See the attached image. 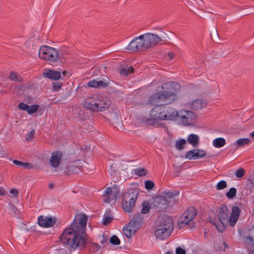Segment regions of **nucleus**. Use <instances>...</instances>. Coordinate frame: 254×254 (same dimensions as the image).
<instances>
[{"label":"nucleus","instance_id":"6","mask_svg":"<svg viewBox=\"0 0 254 254\" xmlns=\"http://www.w3.org/2000/svg\"><path fill=\"white\" fill-rule=\"evenodd\" d=\"M197 214V211L193 206L189 207L182 214L178 222L179 229L185 227L189 222L192 221Z\"/></svg>","mask_w":254,"mask_h":254},{"label":"nucleus","instance_id":"46","mask_svg":"<svg viewBox=\"0 0 254 254\" xmlns=\"http://www.w3.org/2000/svg\"><path fill=\"white\" fill-rule=\"evenodd\" d=\"M245 173V171L243 168H240L237 169L235 172V175L237 178H242Z\"/></svg>","mask_w":254,"mask_h":254},{"label":"nucleus","instance_id":"44","mask_svg":"<svg viewBox=\"0 0 254 254\" xmlns=\"http://www.w3.org/2000/svg\"><path fill=\"white\" fill-rule=\"evenodd\" d=\"M227 187V183L226 181L222 180L218 182L216 186L217 190H223Z\"/></svg>","mask_w":254,"mask_h":254},{"label":"nucleus","instance_id":"28","mask_svg":"<svg viewBox=\"0 0 254 254\" xmlns=\"http://www.w3.org/2000/svg\"><path fill=\"white\" fill-rule=\"evenodd\" d=\"M178 117L181 118V121L183 125L187 126L191 124L189 117L184 115L182 111L180 112V114H178Z\"/></svg>","mask_w":254,"mask_h":254},{"label":"nucleus","instance_id":"11","mask_svg":"<svg viewBox=\"0 0 254 254\" xmlns=\"http://www.w3.org/2000/svg\"><path fill=\"white\" fill-rule=\"evenodd\" d=\"M153 204L158 209V211H166L169 204L168 199L163 196H158L153 199Z\"/></svg>","mask_w":254,"mask_h":254},{"label":"nucleus","instance_id":"17","mask_svg":"<svg viewBox=\"0 0 254 254\" xmlns=\"http://www.w3.org/2000/svg\"><path fill=\"white\" fill-rule=\"evenodd\" d=\"M230 213L228 207L226 205H222L219 208L218 218L220 222H229V214Z\"/></svg>","mask_w":254,"mask_h":254},{"label":"nucleus","instance_id":"48","mask_svg":"<svg viewBox=\"0 0 254 254\" xmlns=\"http://www.w3.org/2000/svg\"><path fill=\"white\" fill-rule=\"evenodd\" d=\"M63 83L61 82H55L53 83V88L55 91H58L61 89Z\"/></svg>","mask_w":254,"mask_h":254},{"label":"nucleus","instance_id":"32","mask_svg":"<svg viewBox=\"0 0 254 254\" xmlns=\"http://www.w3.org/2000/svg\"><path fill=\"white\" fill-rule=\"evenodd\" d=\"M134 174L139 177L145 176L147 173V170L143 168H138L133 170Z\"/></svg>","mask_w":254,"mask_h":254},{"label":"nucleus","instance_id":"64","mask_svg":"<svg viewBox=\"0 0 254 254\" xmlns=\"http://www.w3.org/2000/svg\"><path fill=\"white\" fill-rule=\"evenodd\" d=\"M251 135L254 138V131L251 133Z\"/></svg>","mask_w":254,"mask_h":254},{"label":"nucleus","instance_id":"57","mask_svg":"<svg viewBox=\"0 0 254 254\" xmlns=\"http://www.w3.org/2000/svg\"><path fill=\"white\" fill-rule=\"evenodd\" d=\"M197 151L199 152V154L200 155H202V158L204 157V156H205V155H206V152L205 150H201V149H197Z\"/></svg>","mask_w":254,"mask_h":254},{"label":"nucleus","instance_id":"27","mask_svg":"<svg viewBox=\"0 0 254 254\" xmlns=\"http://www.w3.org/2000/svg\"><path fill=\"white\" fill-rule=\"evenodd\" d=\"M9 78L12 81H17L21 83L23 81V78L22 77L18 75L16 72L14 71H11L8 76Z\"/></svg>","mask_w":254,"mask_h":254},{"label":"nucleus","instance_id":"16","mask_svg":"<svg viewBox=\"0 0 254 254\" xmlns=\"http://www.w3.org/2000/svg\"><path fill=\"white\" fill-rule=\"evenodd\" d=\"M165 96L161 92H156L149 97L148 102L150 105L157 106L161 101L166 100Z\"/></svg>","mask_w":254,"mask_h":254},{"label":"nucleus","instance_id":"50","mask_svg":"<svg viewBox=\"0 0 254 254\" xmlns=\"http://www.w3.org/2000/svg\"><path fill=\"white\" fill-rule=\"evenodd\" d=\"M18 107L21 110L26 111L27 112L28 109H29V105L22 102L18 104Z\"/></svg>","mask_w":254,"mask_h":254},{"label":"nucleus","instance_id":"31","mask_svg":"<svg viewBox=\"0 0 254 254\" xmlns=\"http://www.w3.org/2000/svg\"><path fill=\"white\" fill-rule=\"evenodd\" d=\"M66 170V171H64V173L66 175H70V174L76 173L79 170V168L75 166L71 165L68 166Z\"/></svg>","mask_w":254,"mask_h":254},{"label":"nucleus","instance_id":"5","mask_svg":"<svg viewBox=\"0 0 254 254\" xmlns=\"http://www.w3.org/2000/svg\"><path fill=\"white\" fill-rule=\"evenodd\" d=\"M138 193V191L134 189H130L125 193L122 203V208L125 211H131L135 204Z\"/></svg>","mask_w":254,"mask_h":254},{"label":"nucleus","instance_id":"15","mask_svg":"<svg viewBox=\"0 0 254 254\" xmlns=\"http://www.w3.org/2000/svg\"><path fill=\"white\" fill-rule=\"evenodd\" d=\"M241 210L238 206H233L232 208L231 214L229 219V224L231 227H234L237 222Z\"/></svg>","mask_w":254,"mask_h":254},{"label":"nucleus","instance_id":"51","mask_svg":"<svg viewBox=\"0 0 254 254\" xmlns=\"http://www.w3.org/2000/svg\"><path fill=\"white\" fill-rule=\"evenodd\" d=\"M97 80H92L87 83V86L90 87L97 88Z\"/></svg>","mask_w":254,"mask_h":254},{"label":"nucleus","instance_id":"26","mask_svg":"<svg viewBox=\"0 0 254 254\" xmlns=\"http://www.w3.org/2000/svg\"><path fill=\"white\" fill-rule=\"evenodd\" d=\"M225 144V139L222 137L217 138L213 141V145L216 148H220L223 146Z\"/></svg>","mask_w":254,"mask_h":254},{"label":"nucleus","instance_id":"29","mask_svg":"<svg viewBox=\"0 0 254 254\" xmlns=\"http://www.w3.org/2000/svg\"><path fill=\"white\" fill-rule=\"evenodd\" d=\"M202 107V102L200 100H195L191 103V108L193 110H197L201 109Z\"/></svg>","mask_w":254,"mask_h":254},{"label":"nucleus","instance_id":"42","mask_svg":"<svg viewBox=\"0 0 254 254\" xmlns=\"http://www.w3.org/2000/svg\"><path fill=\"white\" fill-rule=\"evenodd\" d=\"M39 108L38 105H33L32 106H29V109H28L27 113L29 115H31L36 112Z\"/></svg>","mask_w":254,"mask_h":254},{"label":"nucleus","instance_id":"43","mask_svg":"<svg viewBox=\"0 0 254 254\" xmlns=\"http://www.w3.org/2000/svg\"><path fill=\"white\" fill-rule=\"evenodd\" d=\"M225 222H218V224L214 223V224L216 227L218 231L221 233H222L224 232V231L225 229V226L224 225Z\"/></svg>","mask_w":254,"mask_h":254},{"label":"nucleus","instance_id":"52","mask_svg":"<svg viewBox=\"0 0 254 254\" xmlns=\"http://www.w3.org/2000/svg\"><path fill=\"white\" fill-rule=\"evenodd\" d=\"M34 133H35L34 129H33V130H31L28 133V134L27 135V137H26V139L27 140H30L31 139H32L34 137Z\"/></svg>","mask_w":254,"mask_h":254},{"label":"nucleus","instance_id":"13","mask_svg":"<svg viewBox=\"0 0 254 254\" xmlns=\"http://www.w3.org/2000/svg\"><path fill=\"white\" fill-rule=\"evenodd\" d=\"M98 96L89 97L84 102V106L93 111L98 112Z\"/></svg>","mask_w":254,"mask_h":254},{"label":"nucleus","instance_id":"62","mask_svg":"<svg viewBox=\"0 0 254 254\" xmlns=\"http://www.w3.org/2000/svg\"><path fill=\"white\" fill-rule=\"evenodd\" d=\"M106 242V240L105 239H103V240L101 241V243L102 244H104V243Z\"/></svg>","mask_w":254,"mask_h":254},{"label":"nucleus","instance_id":"38","mask_svg":"<svg viewBox=\"0 0 254 254\" xmlns=\"http://www.w3.org/2000/svg\"><path fill=\"white\" fill-rule=\"evenodd\" d=\"M179 192L176 190L174 191H167L164 192V196L165 198H172L175 196L179 195Z\"/></svg>","mask_w":254,"mask_h":254},{"label":"nucleus","instance_id":"24","mask_svg":"<svg viewBox=\"0 0 254 254\" xmlns=\"http://www.w3.org/2000/svg\"><path fill=\"white\" fill-rule=\"evenodd\" d=\"M188 141L194 147L197 146L199 142V137L195 134H190L188 136Z\"/></svg>","mask_w":254,"mask_h":254},{"label":"nucleus","instance_id":"12","mask_svg":"<svg viewBox=\"0 0 254 254\" xmlns=\"http://www.w3.org/2000/svg\"><path fill=\"white\" fill-rule=\"evenodd\" d=\"M38 224L42 227L48 228L53 226L56 223V219L51 217L40 216L38 218Z\"/></svg>","mask_w":254,"mask_h":254},{"label":"nucleus","instance_id":"2","mask_svg":"<svg viewBox=\"0 0 254 254\" xmlns=\"http://www.w3.org/2000/svg\"><path fill=\"white\" fill-rule=\"evenodd\" d=\"M157 229L155 234L157 238L164 240L168 238L174 229L172 218L168 215L162 216L157 221Z\"/></svg>","mask_w":254,"mask_h":254},{"label":"nucleus","instance_id":"21","mask_svg":"<svg viewBox=\"0 0 254 254\" xmlns=\"http://www.w3.org/2000/svg\"><path fill=\"white\" fill-rule=\"evenodd\" d=\"M244 243L249 251V254H254V239L251 236L246 237Z\"/></svg>","mask_w":254,"mask_h":254},{"label":"nucleus","instance_id":"20","mask_svg":"<svg viewBox=\"0 0 254 254\" xmlns=\"http://www.w3.org/2000/svg\"><path fill=\"white\" fill-rule=\"evenodd\" d=\"M111 104V101L107 99L100 100L98 99V112H103L108 109Z\"/></svg>","mask_w":254,"mask_h":254},{"label":"nucleus","instance_id":"14","mask_svg":"<svg viewBox=\"0 0 254 254\" xmlns=\"http://www.w3.org/2000/svg\"><path fill=\"white\" fill-rule=\"evenodd\" d=\"M63 156V154L60 151H54L50 159V163L52 167L57 168L59 166Z\"/></svg>","mask_w":254,"mask_h":254},{"label":"nucleus","instance_id":"61","mask_svg":"<svg viewBox=\"0 0 254 254\" xmlns=\"http://www.w3.org/2000/svg\"><path fill=\"white\" fill-rule=\"evenodd\" d=\"M197 3L199 4V5H201V4L203 3V2L202 0H198V1H197Z\"/></svg>","mask_w":254,"mask_h":254},{"label":"nucleus","instance_id":"19","mask_svg":"<svg viewBox=\"0 0 254 254\" xmlns=\"http://www.w3.org/2000/svg\"><path fill=\"white\" fill-rule=\"evenodd\" d=\"M42 74L43 77L50 79L58 80L61 78V72L55 70L47 69Z\"/></svg>","mask_w":254,"mask_h":254},{"label":"nucleus","instance_id":"34","mask_svg":"<svg viewBox=\"0 0 254 254\" xmlns=\"http://www.w3.org/2000/svg\"><path fill=\"white\" fill-rule=\"evenodd\" d=\"M237 190L235 188H231L229 189L228 192L226 193V196L229 199L234 198L236 194Z\"/></svg>","mask_w":254,"mask_h":254},{"label":"nucleus","instance_id":"59","mask_svg":"<svg viewBox=\"0 0 254 254\" xmlns=\"http://www.w3.org/2000/svg\"><path fill=\"white\" fill-rule=\"evenodd\" d=\"M4 195V191L2 188L0 187V196Z\"/></svg>","mask_w":254,"mask_h":254},{"label":"nucleus","instance_id":"45","mask_svg":"<svg viewBox=\"0 0 254 254\" xmlns=\"http://www.w3.org/2000/svg\"><path fill=\"white\" fill-rule=\"evenodd\" d=\"M248 181L250 183V187L251 188L254 187V172L250 173L248 175Z\"/></svg>","mask_w":254,"mask_h":254},{"label":"nucleus","instance_id":"60","mask_svg":"<svg viewBox=\"0 0 254 254\" xmlns=\"http://www.w3.org/2000/svg\"><path fill=\"white\" fill-rule=\"evenodd\" d=\"M54 184H50L49 185V188L50 189H53L54 188Z\"/></svg>","mask_w":254,"mask_h":254},{"label":"nucleus","instance_id":"30","mask_svg":"<svg viewBox=\"0 0 254 254\" xmlns=\"http://www.w3.org/2000/svg\"><path fill=\"white\" fill-rule=\"evenodd\" d=\"M251 140L249 138H240L237 140V145L238 147L244 146L245 145L249 144Z\"/></svg>","mask_w":254,"mask_h":254},{"label":"nucleus","instance_id":"33","mask_svg":"<svg viewBox=\"0 0 254 254\" xmlns=\"http://www.w3.org/2000/svg\"><path fill=\"white\" fill-rule=\"evenodd\" d=\"M142 208L141 209V213H142V214L147 213L149 211V210L151 208L149 203L148 202L145 201H144L142 202Z\"/></svg>","mask_w":254,"mask_h":254},{"label":"nucleus","instance_id":"58","mask_svg":"<svg viewBox=\"0 0 254 254\" xmlns=\"http://www.w3.org/2000/svg\"><path fill=\"white\" fill-rule=\"evenodd\" d=\"M168 57H169V58H170V59H173V58H174V54L173 53H172V52H171V53H168Z\"/></svg>","mask_w":254,"mask_h":254},{"label":"nucleus","instance_id":"49","mask_svg":"<svg viewBox=\"0 0 254 254\" xmlns=\"http://www.w3.org/2000/svg\"><path fill=\"white\" fill-rule=\"evenodd\" d=\"M97 88L99 87H106L108 86L109 82H105L103 81H97Z\"/></svg>","mask_w":254,"mask_h":254},{"label":"nucleus","instance_id":"23","mask_svg":"<svg viewBox=\"0 0 254 254\" xmlns=\"http://www.w3.org/2000/svg\"><path fill=\"white\" fill-rule=\"evenodd\" d=\"M202 155H200L197 149H192L188 151L185 155V158L189 160L197 159L202 158Z\"/></svg>","mask_w":254,"mask_h":254},{"label":"nucleus","instance_id":"54","mask_svg":"<svg viewBox=\"0 0 254 254\" xmlns=\"http://www.w3.org/2000/svg\"><path fill=\"white\" fill-rule=\"evenodd\" d=\"M176 253V254H186V251L180 247L177 248Z\"/></svg>","mask_w":254,"mask_h":254},{"label":"nucleus","instance_id":"36","mask_svg":"<svg viewBox=\"0 0 254 254\" xmlns=\"http://www.w3.org/2000/svg\"><path fill=\"white\" fill-rule=\"evenodd\" d=\"M186 143V140L185 139H181L176 142L175 147L178 150H182L184 148Z\"/></svg>","mask_w":254,"mask_h":254},{"label":"nucleus","instance_id":"40","mask_svg":"<svg viewBox=\"0 0 254 254\" xmlns=\"http://www.w3.org/2000/svg\"><path fill=\"white\" fill-rule=\"evenodd\" d=\"M113 219V216H110V215H104L103 216V225H107L108 224H109V223H110L112 222Z\"/></svg>","mask_w":254,"mask_h":254},{"label":"nucleus","instance_id":"18","mask_svg":"<svg viewBox=\"0 0 254 254\" xmlns=\"http://www.w3.org/2000/svg\"><path fill=\"white\" fill-rule=\"evenodd\" d=\"M143 221V217L141 214L138 213L133 216L132 219L129 223L130 226L132 225L134 228L138 230L141 227Z\"/></svg>","mask_w":254,"mask_h":254},{"label":"nucleus","instance_id":"55","mask_svg":"<svg viewBox=\"0 0 254 254\" xmlns=\"http://www.w3.org/2000/svg\"><path fill=\"white\" fill-rule=\"evenodd\" d=\"M13 164L16 165L18 166L19 167H22L23 162L17 160H14L13 161Z\"/></svg>","mask_w":254,"mask_h":254},{"label":"nucleus","instance_id":"41","mask_svg":"<svg viewBox=\"0 0 254 254\" xmlns=\"http://www.w3.org/2000/svg\"><path fill=\"white\" fill-rule=\"evenodd\" d=\"M182 111L184 112V115L189 117V120L191 123V121L195 118V114L193 112L190 111L184 110Z\"/></svg>","mask_w":254,"mask_h":254},{"label":"nucleus","instance_id":"53","mask_svg":"<svg viewBox=\"0 0 254 254\" xmlns=\"http://www.w3.org/2000/svg\"><path fill=\"white\" fill-rule=\"evenodd\" d=\"M22 168L31 169L33 168V166L30 163H23L22 165Z\"/></svg>","mask_w":254,"mask_h":254},{"label":"nucleus","instance_id":"47","mask_svg":"<svg viewBox=\"0 0 254 254\" xmlns=\"http://www.w3.org/2000/svg\"><path fill=\"white\" fill-rule=\"evenodd\" d=\"M154 186V183L150 180H147L145 182V188L148 190H150L153 189Z\"/></svg>","mask_w":254,"mask_h":254},{"label":"nucleus","instance_id":"3","mask_svg":"<svg viewBox=\"0 0 254 254\" xmlns=\"http://www.w3.org/2000/svg\"><path fill=\"white\" fill-rule=\"evenodd\" d=\"M152 118L157 120H173L178 116L176 110L165 105L157 106L150 111Z\"/></svg>","mask_w":254,"mask_h":254},{"label":"nucleus","instance_id":"63","mask_svg":"<svg viewBox=\"0 0 254 254\" xmlns=\"http://www.w3.org/2000/svg\"><path fill=\"white\" fill-rule=\"evenodd\" d=\"M166 254H173V253L172 252L168 251L166 253Z\"/></svg>","mask_w":254,"mask_h":254},{"label":"nucleus","instance_id":"25","mask_svg":"<svg viewBox=\"0 0 254 254\" xmlns=\"http://www.w3.org/2000/svg\"><path fill=\"white\" fill-rule=\"evenodd\" d=\"M7 209L8 213L11 215L17 216L19 214V210L12 203L8 204Z\"/></svg>","mask_w":254,"mask_h":254},{"label":"nucleus","instance_id":"4","mask_svg":"<svg viewBox=\"0 0 254 254\" xmlns=\"http://www.w3.org/2000/svg\"><path fill=\"white\" fill-rule=\"evenodd\" d=\"M39 57L44 60L51 62H57L58 59L61 60L64 55L55 48L48 46H43L39 51Z\"/></svg>","mask_w":254,"mask_h":254},{"label":"nucleus","instance_id":"56","mask_svg":"<svg viewBox=\"0 0 254 254\" xmlns=\"http://www.w3.org/2000/svg\"><path fill=\"white\" fill-rule=\"evenodd\" d=\"M10 193L13 194L14 196H17L18 194V191L15 189H12L10 190Z\"/></svg>","mask_w":254,"mask_h":254},{"label":"nucleus","instance_id":"37","mask_svg":"<svg viewBox=\"0 0 254 254\" xmlns=\"http://www.w3.org/2000/svg\"><path fill=\"white\" fill-rule=\"evenodd\" d=\"M100 248V246L97 243H91L89 246V251L94 253L98 252Z\"/></svg>","mask_w":254,"mask_h":254},{"label":"nucleus","instance_id":"7","mask_svg":"<svg viewBox=\"0 0 254 254\" xmlns=\"http://www.w3.org/2000/svg\"><path fill=\"white\" fill-rule=\"evenodd\" d=\"M139 39L143 41V45L145 47V50L156 46L162 41L161 38L157 34L150 33H146L139 36Z\"/></svg>","mask_w":254,"mask_h":254},{"label":"nucleus","instance_id":"9","mask_svg":"<svg viewBox=\"0 0 254 254\" xmlns=\"http://www.w3.org/2000/svg\"><path fill=\"white\" fill-rule=\"evenodd\" d=\"M119 193L120 190L117 185H114L112 188H107L103 194L104 200L106 203H110L113 200L116 201Z\"/></svg>","mask_w":254,"mask_h":254},{"label":"nucleus","instance_id":"39","mask_svg":"<svg viewBox=\"0 0 254 254\" xmlns=\"http://www.w3.org/2000/svg\"><path fill=\"white\" fill-rule=\"evenodd\" d=\"M110 243L112 245H119L121 243V241L117 236L113 235L110 239Z\"/></svg>","mask_w":254,"mask_h":254},{"label":"nucleus","instance_id":"10","mask_svg":"<svg viewBox=\"0 0 254 254\" xmlns=\"http://www.w3.org/2000/svg\"><path fill=\"white\" fill-rule=\"evenodd\" d=\"M126 49L132 52L146 51L145 47L143 45V41L142 39H139V36L132 40L126 48Z\"/></svg>","mask_w":254,"mask_h":254},{"label":"nucleus","instance_id":"8","mask_svg":"<svg viewBox=\"0 0 254 254\" xmlns=\"http://www.w3.org/2000/svg\"><path fill=\"white\" fill-rule=\"evenodd\" d=\"M163 93L167 100L168 98L175 96L180 89V86L178 83L175 81H169L162 84L161 86Z\"/></svg>","mask_w":254,"mask_h":254},{"label":"nucleus","instance_id":"35","mask_svg":"<svg viewBox=\"0 0 254 254\" xmlns=\"http://www.w3.org/2000/svg\"><path fill=\"white\" fill-rule=\"evenodd\" d=\"M133 68L132 67H127L126 68H123L120 70V74L124 76H127L129 73L133 72Z\"/></svg>","mask_w":254,"mask_h":254},{"label":"nucleus","instance_id":"1","mask_svg":"<svg viewBox=\"0 0 254 254\" xmlns=\"http://www.w3.org/2000/svg\"><path fill=\"white\" fill-rule=\"evenodd\" d=\"M87 221V217L84 214L75 217L60 236V242L69 253L85 249L88 240L86 232Z\"/></svg>","mask_w":254,"mask_h":254},{"label":"nucleus","instance_id":"22","mask_svg":"<svg viewBox=\"0 0 254 254\" xmlns=\"http://www.w3.org/2000/svg\"><path fill=\"white\" fill-rule=\"evenodd\" d=\"M137 230L132 225L130 226L129 223H128L127 226L124 227L123 229L124 234L128 239L130 238L132 235L134 234Z\"/></svg>","mask_w":254,"mask_h":254}]
</instances>
